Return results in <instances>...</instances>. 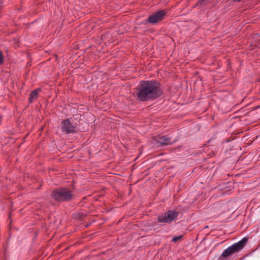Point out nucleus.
<instances>
[{"instance_id": "7ed1b4c3", "label": "nucleus", "mask_w": 260, "mask_h": 260, "mask_svg": "<svg viewBox=\"0 0 260 260\" xmlns=\"http://www.w3.org/2000/svg\"><path fill=\"white\" fill-rule=\"evenodd\" d=\"M247 242V239L244 238L239 242L233 244L227 248L222 252L221 255L223 257H227L234 253L238 252L242 250Z\"/></svg>"}, {"instance_id": "6e6552de", "label": "nucleus", "mask_w": 260, "mask_h": 260, "mask_svg": "<svg viewBox=\"0 0 260 260\" xmlns=\"http://www.w3.org/2000/svg\"><path fill=\"white\" fill-rule=\"evenodd\" d=\"M41 91V89L38 88L37 90H33L31 91L30 96H29V101L30 102H32L34 100L37 99L38 97V92Z\"/></svg>"}, {"instance_id": "f257e3e1", "label": "nucleus", "mask_w": 260, "mask_h": 260, "mask_svg": "<svg viewBox=\"0 0 260 260\" xmlns=\"http://www.w3.org/2000/svg\"><path fill=\"white\" fill-rule=\"evenodd\" d=\"M161 94L160 84L155 80L141 81L136 88L137 99L140 101L154 100Z\"/></svg>"}, {"instance_id": "39448f33", "label": "nucleus", "mask_w": 260, "mask_h": 260, "mask_svg": "<svg viewBox=\"0 0 260 260\" xmlns=\"http://www.w3.org/2000/svg\"><path fill=\"white\" fill-rule=\"evenodd\" d=\"M62 131L66 134L74 133L77 128L76 123L70 119H63L61 122Z\"/></svg>"}, {"instance_id": "423d86ee", "label": "nucleus", "mask_w": 260, "mask_h": 260, "mask_svg": "<svg viewBox=\"0 0 260 260\" xmlns=\"http://www.w3.org/2000/svg\"><path fill=\"white\" fill-rule=\"evenodd\" d=\"M171 138L167 136H158L152 140V143L156 147H162L173 143Z\"/></svg>"}, {"instance_id": "f8f14e48", "label": "nucleus", "mask_w": 260, "mask_h": 260, "mask_svg": "<svg viewBox=\"0 0 260 260\" xmlns=\"http://www.w3.org/2000/svg\"><path fill=\"white\" fill-rule=\"evenodd\" d=\"M235 1H238V2H239L241 0H234Z\"/></svg>"}, {"instance_id": "9d476101", "label": "nucleus", "mask_w": 260, "mask_h": 260, "mask_svg": "<svg viewBox=\"0 0 260 260\" xmlns=\"http://www.w3.org/2000/svg\"><path fill=\"white\" fill-rule=\"evenodd\" d=\"M181 238H182V236H178V237H174L172 239V241H173L174 242H176L177 241H178Z\"/></svg>"}, {"instance_id": "f03ea898", "label": "nucleus", "mask_w": 260, "mask_h": 260, "mask_svg": "<svg viewBox=\"0 0 260 260\" xmlns=\"http://www.w3.org/2000/svg\"><path fill=\"white\" fill-rule=\"evenodd\" d=\"M51 196L56 201L68 202L72 200L73 193L67 188L59 187L52 191Z\"/></svg>"}, {"instance_id": "1a4fd4ad", "label": "nucleus", "mask_w": 260, "mask_h": 260, "mask_svg": "<svg viewBox=\"0 0 260 260\" xmlns=\"http://www.w3.org/2000/svg\"><path fill=\"white\" fill-rule=\"evenodd\" d=\"M207 3V0H199L198 5L202 6L205 5Z\"/></svg>"}, {"instance_id": "9b49d317", "label": "nucleus", "mask_w": 260, "mask_h": 260, "mask_svg": "<svg viewBox=\"0 0 260 260\" xmlns=\"http://www.w3.org/2000/svg\"><path fill=\"white\" fill-rule=\"evenodd\" d=\"M4 61L3 56L2 52L0 51V64H2Z\"/></svg>"}, {"instance_id": "20e7f679", "label": "nucleus", "mask_w": 260, "mask_h": 260, "mask_svg": "<svg viewBox=\"0 0 260 260\" xmlns=\"http://www.w3.org/2000/svg\"><path fill=\"white\" fill-rule=\"evenodd\" d=\"M178 212L175 210H171L160 214L158 216L157 221L162 223H171L175 220L178 216Z\"/></svg>"}, {"instance_id": "0eeeda50", "label": "nucleus", "mask_w": 260, "mask_h": 260, "mask_svg": "<svg viewBox=\"0 0 260 260\" xmlns=\"http://www.w3.org/2000/svg\"><path fill=\"white\" fill-rule=\"evenodd\" d=\"M166 14V12L165 10L156 11L148 17V22L151 24H155L163 20Z\"/></svg>"}]
</instances>
